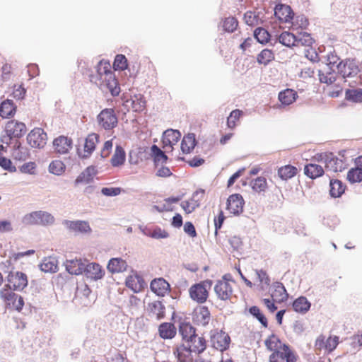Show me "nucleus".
<instances>
[{"label":"nucleus","mask_w":362,"mask_h":362,"mask_svg":"<svg viewBox=\"0 0 362 362\" xmlns=\"http://www.w3.org/2000/svg\"><path fill=\"white\" fill-rule=\"evenodd\" d=\"M264 344L267 349L272 352L269 358V362H296L294 353L276 335L269 336Z\"/></svg>","instance_id":"obj_1"},{"label":"nucleus","mask_w":362,"mask_h":362,"mask_svg":"<svg viewBox=\"0 0 362 362\" xmlns=\"http://www.w3.org/2000/svg\"><path fill=\"white\" fill-rule=\"evenodd\" d=\"M97 76H91L90 81L105 86L112 95L117 96L120 93V88L114 72L111 70V64L108 61L101 60L97 65Z\"/></svg>","instance_id":"obj_2"},{"label":"nucleus","mask_w":362,"mask_h":362,"mask_svg":"<svg viewBox=\"0 0 362 362\" xmlns=\"http://www.w3.org/2000/svg\"><path fill=\"white\" fill-rule=\"evenodd\" d=\"M234 281L227 279L224 275L221 279L216 281L214 287L217 299L224 302H231L236 296L234 293Z\"/></svg>","instance_id":"obj_3"},{"label":"nucleus","mask_w":362,"mask_h":362,"mask_svg":"<svg viewBox=\"0 0 362 362\" xmlns=\"http://www.w3.org/2000/svg\"><path fill=\"white\" fill-rule=\"evenodd\" d=\"M212 286V281L206 279L194 284L189 288V295L192 300L197 303H205L209 296V290Z\"/></svg>","instance_id":"obj_4"},{"label":"nucleus","mask_w":362,"mask_h":362,"mask_svg":"<svg viewBox=\"0 0 362 362\" xmlns=\"http://www.w3.org/2000/svg\"><path fill=\"white\" fill-rule=\"evenodd\" d=\"M23 221L28 225H51L54 222V216L43 211H36L26 214L23 218Z\"/></svg>","instance_id":"obj_5"},{"label":"nucleus","mask_w":362,"mask_h":362,"mask_svg":"<svg viewBox=\"0 0 362 362\" xmlns=\"http://www.w3.org/2000/svg\"><path fill=\"white\" fill-rule=\"evenodd\" d=\"M97 119L99 126L105 130L112 129L118 122L115 110L112 108L103 110L98 115Z\"/></svg>","instance_id":"obj_6"},{"label":"nucleus","mask_w":362,"mask_h":362,"mask_svg":"<svg viewBox=\"0 0 362 362\" xmlns=\"http://www.w3.org/2000/svg\"><path fill=\"white\" fill-rule=\"evenodd\" d=\"M205 190L199 189L196 190L190 199L181 202L180 206L184 210L185 214H189L192 213L197 208L199 207L201 202L205 198Z\"/></svg>","instance_id":"obj_7"},{"label":"nucleus","mask_w":362,"mask_h":362,"mask_svg":"<svg viewBox=\"0 0 362 362\" xmlns=\"http://www.w3.org/2000/svg\"><path fill=\"white\" fill-rule=\"evenodd\" d=\"M339 338L337 336H330L327 339L323 335H320L315 343V349L320 351L324 350L325 353L330 354L338 346Z\"/></svg>","instance_id":"obj_8"},{"label":"nucleus","mask_w":362,"mask_h":362,"mask_svg":"<svg viewBox=\"0 0 362 362\" xmlns=\"http://www.w3.org/2000/svg\"><path fill=\"white\" fill-rule=\"evenodd\" d=\"M339 73L344 78L356 76L361 71L358 63L354 59H346L341 62L337 66Z\"/></svg>","instance_id":"obj_9"},{"label":"nucleus","mask_w":362,"mask_h":362,"mask_svg":"<svg viewBox=\"0 0 362 362\" xmlns=\"http://www.w3.org/2000/svg\"><path fill=\"white\" fill-rule=\"evenodd\" d=\"M147 316L155 320H160L165 317V307L160 300L149 302L146 308Z\"/></svg>","instance_id":"obj_10"},{"label":"nucleus","mask_w":362,"mask_h":362,"mask_svg":"<svg viewBox=\"0 0 362 362\" xmlns=\"http://www.w3.org/2000/svg\"><path fill=\"white\" fill-rule=\"evenodd\" d=\"M8 286L13 290L22 291L28 285L25 274L21 272H11L8 275Z\"/></svg>","instance_id":"obj_11"},{"label":"nucleus","mask_w":362,"mask_h":362,"mask_svg":"<svg viewBox=\"0 0 362 362\" xmlns=\"http://www.w3.org/2000/svg\"><path fill=\"white\" fill-rule=\"evenodd\" d=\"M5 132L9 139L20 138L25 134L26 127L23 122L10 120L6 124Z\"/></svg>","instance_id":"obj_12"},{"label":"nucleus","mask_w":362,"mask_h":362,"mask_svg":"<svg viewBox=\"0 0 362 362\" xmlns=\"http://www.w3.org/2000/svg\"><path fill=\"white\" fill-rule=\"evenodd\" d=\"M245 201L240 194H233L229 196L226 202V210L230 214L239 215L243 211Z\"/></svg>","instance_id":"obj_13"},{"label":"nucleus","mask_w":362,"mask_h":362,"mask_svg":"<svg viewBox=\"0 0 362 362\" xmlns=\"http://www.w3.org/2000/svg\"><path fill=\"white\" fill-rule=\"evenodd\" d=\"M27 140L32 147L40 148L46 144L47 134L41 128H35L28 134Z\"/></svg>","instance_id":"obj_14"},{"label":"nucleus","mask_w":362,"mask_h":362,"mask_svg":"<svg viewBox=\"0 0 362 362\" xmlns=\"http://www.w3.org/2000/svg\"><path fill=\"white\" fill-rule=\"evenodd\" d=\"M230 337L225 332H215L211 337L212 346L221 351L226 350L230 344Z\"/></svg>","instance_id":"obj_15"},{"label":"nucleus","mask_w":362,"mask_h":362,"mask_svg":"<svg viewBox=\"0 0 362 362\" xmlns=\"http://www.w3.org/2000/svg\"><path fill=\"white\" fill-rule=\"evenodd\" d=\"M355 167L351 168L346 175L347 180L351 183H358L362 181V156H359L354 160Z\"/></svg>","instance_id":"obj_16"},{"label":"nucleus","mask_w":362,"mask_h":362,"mask_svg":"<svg viewBox=\"0 0 362 362\" xmlns=\"http://www.w3.org/2000/svg\"><path fill=\"white\" fill-rule=\"evenodd\" d=\"M99 135L96 133L88 134L84 141L83 152L80 153L81 158H88L92 154L99 142Z\"/></svg>","instance_id":"obj_17"},{"label":"nucleus","mask_w":362,"mask_h":362,"mask_svg":"<svg viewBox=\"0 0 362 362\" xmlns=\"http://www.w3.org/2000/svg\"><path fill=\"white\" fill-rule=\"evenodd\" d=\"M73 141L71 138L61 135L53 141L54 151L60 154L67 153L72 148Z\"/></svg>","instance_id":"obj_18"},{"label":"nucleus","mask_w":362,"mask_h":362,"mask_svg":"<svg viewBox=\"0 0 362 362\" xmlns=\"http://www.w3.org/2000/svg\"><path fill=\"white\" fill-rule=\"evenodd\" d=\"M150 288L158 296H165L170 291L169 283L163 278L153 279L151 282Z\"/></svg>","instance_id":"obj_19"},{"label":"nucleus","mask_w":362,"mask_h":362,"mask_svg":"<svg viewBox=\"0 0 362 362\" xmlns=\"http://www.w3.org/2000/svg\"><path fill=\"white\" fill-rule=\"evenodd\" d=\"M211 313L208 307L199 306L194 312V321L198 325L206 326L211 320Z\"/></svg>","instance_id":"obj_20"},{"label":"nucleus","mask_w":362,"mask_h":362,"mask_svg":"<svg viewBox=\"0 0 362 362\" xmlns=\"http://www.w3.org/2000/svg\"><path fill=\"white\" fill-rule=\"evenodd\" d=\"M192 353L194 352L184 342L174 350V354L179 362H192Z\"/></svg>","instance_id":"obj_21"},{"label":"nucleus","mask_w":362,"mask_h":362,"mask_svg":"<svg viewBox=\"0 0 362 362\" xmlns=\"http://www.w3.org/2000/svg\"><path fill=\"white\" fill-rule=\"evenodd\" d=\"M181 137V134L178 130L167 129L164 132L162 137V142L163 147L166 148L169 146L171 150L173 146L175 145Z\"/></svg>","instance_id":"obj_22"},{"label":"nucleus","mask_w":362,"mask_h":362,"mask_svg":"<svg viewBox=\"0 0 362 362\" xmlns=\"http://www.w3.org/2000/svg\"><path fill=\"white\" fill-rule=\"evenodd\" d=\"M186 345L196 354L202 353L206 349V341L202 337L194 336L185 342Z\"/></svg>","instance_id":"obj_23"},{"label":"nucleus","mask_w":362,"mask_h":362,"mask_svg":"<svg viewBox=\"0 0 362 362\" xmlns=\"http://www.w3.org/2000/svg\"><path fill=\"white\" fill-rule=\"evenodd\" d=\"M288 293L283 284L277 282L274 284L271 293V298L276 303H282L287 300Z\"/></svg>","instance_id":"obj_24"},{"label":"nucleus","mask_w":362,"mask_h":362,"mask_svg":"<svg viewBox=\"0 0 362 362\" xmlns=\"http://www.w3.org/2000/svg\"><path fill=\"white\" fill-rule=\"evenodd\" d=\"M325 170L321 165L310 163L305 165L304 173L311 179H316L324 175Z\"/></svg>","instance_id":"obj_25"},{"label":"nucleus","mask_w":362,"mask_h":362,"mask_svg":"<svg viewBox=\"0 0 362 362\" xmlns=\"http://www.w3.org/2000/svg\"><path fill=\"white\" fill-rule=\"evenodd\" d=\"M274 15L280 21L288 22L293 18V13L290 6L279 5L275 8Z\"/></svg>","instance_id":"obj_26"},{"label":"nucleus","mask_w":362,"mask_h":362,"mask_svg":"<svg viewBox=\"0 0 362 362\" xmlns=\"http://www.w3.org/2000/svg\"><path fill=\"white\" fill-rule=\"evenodd\" d=\"M197 145L195 134L189 133L184 136L181 142V150L183 153H190Z\"/></svg>","instance_id":"obj_27"},{"label":"nucleus","mask_w":362,"mask_h":362,"mask_svg":"<svg viewBox=\"0 0 362 362\" xmlns=\"http://www.w3.org/2000/svg\"><path fill=\"white\" fill-rule=\"evenodd\" d=\"M325 168L327 170L335 173L341 172L345 168V165L342 160L334 156L332 153H330L325 165Z\"/></svg>","instance_id":"obj_28"},{"label":"nucleus","mask_w":362,"mask_h":362,"mask_svg":"<svg viewBox=\"0 0 362 362\" xmlns=\"http://www.w3.org/2000/svg\"><path fill=\"white\" fill-rule=\"evenodd\" d=\"M179 332L182 336L183 342L196 336V329L190 322H182L179 326Z\"/></svg>","instance_id":"obj_29"},{"label":"nucleus","mask_w":362,"mask_h":362,"mask_svg":"<svg viewBox=\"0 0 362 362\" xmlns=\"http://www.w3.org/2000/svg\"><path fill=\"white\" fill-rule=\"evenodd\" d=\"M143 283L142 278L136 274L128 276L125 281L126 286L135 293L139 292L141 290Z\"/></svg>","instance_id":"obj_30"},{"label":"nucleus","mask_w":362,"mask_h":362,"mask_svg":"<svg viewBox=\"0 0 362 362\" xmlns=\"http://www.w3.org/2000/svg\"><path fill=\"white\" fill-rule=\"evenodd\" d=\"M127 264L122 258H112L107 264V269L111 273L123 272L127 269Z\"/></svg>","instance_id":"obj_31"},{"label":"nucleus","mask_w":362,"mask_h":362,"mask_svg":"<svg viewBox=\"0 0 362 362\" xmlns=\"http://www.w3.org/2000/svg\"><path fill=\"white\" fill-rule=\"evenodd\" d=\"M64 224L74 232L88 233L91 230L88 223L83 221H65Z\"/></svg>","instance_id":"obj_32"},{"label":"nucleus","mask_w":362,"mask_h":362,"mask_svg":"<svg viewBox=\"0 0 362 362\" xmlns=\"http://www.w3.org/2000/svg\"><path fill=\"white\" fill-rule=\"evenodd\" d=\"M159 335L163 339H172L176 334V328L170 322H163L158 327Z\"/></svg>","instance_id":"obj_33"},{"label":"nucleus","mask_w":362,"mask_h":362,"mask_svg":"<svg viewBox=\"0 0 362 362\" xmlns=\"http://www.w3.org/2000/svg\"><path fill=\"white\" fill-rule=\"evenodd\" d=\"M86 272L88 277L94 280L102 279L105 274L101 266L97 263L88 264L86 267Z\"/></svg>","instance_id":"obj_34"},{"label":"nucleus","mask_w":362,"mask_h":362,"mask_svg":"<svg viewBox=\"0 0 362 362\" xmlns=\"http://www.w3.org/2000/svg\"><path fill=\"white\" fill-rule=\"evenodd\" d=\"M151 153L156 167L165 163L168 159L165 153L155 144L151 147Z\"/></svg>","instance_id":"obj_35"},{"label":"nucleus","mask_w":362,"mask_h":362,"mask_svg":"<svg viewBox=\"0 0 362 362\" xmlns=\"http://www.w3.org/2000/svg\"><path fill=\"white\" fill-rule=\"evenodd\" d=\"M292 307L296 313L304 314L309 310L310 303L305 297L300 296L293 301Z\"/></svg>","instance_id":"obj_36"},{"label":"nucleus","mask_w":362,"mask_h":362,"mask_svg":"<svg viewBox=\"0 0 362 362\" xmlns=\"http://www.w3.org/2000/svg\"><path fill=\"white\" fill-rule=\"evenodd\" d=\"M16 113V106L11 100H6L0 105V116L3 118L13 117Z\"/></svg>","instance_id":"obj_37"},{"label":"nucleus","mask_w":362,"mask_h":362,"mask_svg":"<svg viewBox=\"0 0 362 362\" xmlns=\"http://www.w3.org/2000/svg\"><path fill=\"white\" fill-rule=\"evenodd\" d=\"M329 193L332 197H340L345 192L346 185L339 180H331Z\"/></svg>","instance_id":"obj_38"},{"label":"nucleus","mask_w":362,"mask_h":362,"mask_svg":"<svg viewBox=\"0 0 362 362\" xmlns=\"http://www.w3.org/2000/svg\"><path fill=\"white\" fill-rule=\"evenodd\" d=\"M126 159V153L123 148L120 146H117L115 153L110 160L111 165L113 167H118L122 165Z\"/></svg>","instance_id":"obj_39"},{"label":"nucleus","mask_w":362,"mask_h":362,"mask_svg":"<svg viewBox=\"0 0 362 362\" xmlns=\"http://www.w3.org/2000/svg\"><path fill=\"white\" fill-rule=\"evenodd\" d=\"M296 92L292 89H286L281 91L279 94V100L284 105H289L293 103L296 100Z\"/></svg>","instance_id":"obj_40"},{"label":"nucleus","mask_w":362,"mask_h":362,"mask_svg":"<svg viewBox=\"0 0 362 362\" xmlns=\"http://www.w3.org/2000/svg\"><path fill=\"white\" fill-rule=\"evenodd\" d=\"M298 169L291 165H286L278 170V175L282 180H288L296 175Z\"/></svg>","instance_id":"obj_41"},{"label":"nucleus","mask_w":362,"mask_h":362,"mask_svg":"<svg viewBox=\"0 0 362 362\" xmlns=\"http://www.w3.org/2000/svg\"><path fill=\"white\" fill-rule=\"evenodd\" d=\"M66 269L71 274L78 275L84 270V264L81 259L69 260L66 262Z\"/></svg>","instance_id":"obj_42"},{"label":"nucleus","mask_w":362,"mask_h":362,"mask_svg":"<svg viewBox=\"0 0 362 362\" xmlns=\"http://www.w3.org/2000/svg\"><path fill=\"white\" fill-rule=\"evenodd\" d=\"M40 269L45 272H56L58 269L57 260L52 257H45L40 264Z\"/></svg>","instance_id":"obj_43"},{"label":"nucleus","mask_w":362,"mask_h":362,"mask_svg":"<svg viewBox=\"0 0 362 362\" xmlns=\"http://www.w3.org/2000/svg\"><path fill=\"white\" fill-rule=\"evenodd\" d=\"M279 41L288 47L296 46V36L290 32H283L279 37Z\"/></svg>","instance_id":"obj_44"},{"label":"nucleus","mask_w":362,"mask_h":362,"mask_svg":"<svg viewBox=\"0 0 362 362\" xmlns=\"http://www.w3.org/2000/svg\"><path fill=\"white\" fill-rule=\"evenodd\" d=\"M243 115V112L239 109L233 110L227 118V127L229 129H235L240 122V117Z\"/></svg>","instance_id":"obj_45"},{"label":"nucleus","mask_w":362,"mask_h":362,"mask_svg":"<svg viewBox=\"0 0 362 362\" xmlns=\"http://www.w3.org/2000/svg\"><path fill=\"white\" fill-rule=\"evenodd\" d=\"M315 40L312 37L310 34L308 33H300L298 36H296V46H305L311 47L314 44Z\"/></svg>","instance_id":"obj_46"},{"label":"nucleus","mask_w":362,"mask_h":362,"mask_svg":"<svg viewBox=\"0 0 362 362\" xmlns=\"http://www.w3.org/2000/svg\"><path fill=\"white\" fill-rule=\"evenodd\" d=\"M7 285L0 291V297L8 306H11L12 300H15L16 295Z\"/></svg>","instance_id":"obj_47"},{"label":"nucleus","mask_w":362,"mask_h":362,"mask_svg":"<svg viewBox=\"0 0 362 362\" xmlns=\"http://www.w3.org/2000/svg\"><path fill=\"white\" fill-rule=\"evenodd\" d=\"M132 108L134 112H141L146 108V101L141 95H136L131 99Z\"/></svg>","instance_id":"obj_48"},{"label":"nucleus","mask_w":362,"mask_h":362,"mask_svg":"<svg viewBox=\"0 0 362 362\" xmlns=\"http://www.w3.org/2000/svg\"><path fill=\"white\" fill-rule=\"evenodd\" d=\"M274 59L273 52L269 49H264L257 55V62L259 64L267 65Z\"/></svg>","instance_id":"obj_49"},{"label":"nucleus","mask_w":362,"mask_h":362,"mask_svg":"<svg viewBox=\"0 0 362 362\" xmlns=\"http://www.w3.org/2000/svg\"><path fill=\"white\" fill-rule=\"evenodd\" d=\"M250 313L254 316L262 324V325L267 328L268 327V321L264 315L262 313L257 306H252L249 309Z\"/></svg>","instance_id":"obj_50"},{"label":"nucleus","mask_w":362,"mask_h":362,"mask_svg":"<svg viewBox=\"0 0 362 362\" xmlns=\"http://www.w3.org/2000/svg\"><path fill=\"white\" fill-rule=\"evenodd\" d=\"M345 97L347 100L354 103L362 102V88L348 89L346 90Z\"/></svg>","instance_id":"obj_51"},{"label":"nucleus","mask_w":362,"mask_h":362,"mask_svg":"<svg viewBox=\"0 0 362 362\" xmlns=\"http://www.w3.org/2000/svg\"><path fill=\"white\" fill-rule=\"evenodd\" d=\"M252 188L257 192H264L267 188V182L265 177H258L251 182Z\"/></svg>","instance_id":"obj_52"},{"label":"nucleus","mask_w":362,"mask_h":362,"mask_svg":"<svg viewBox=\"0 0 362 362\" xmlns=\"http://www.w3.org/2000/svg\"><path fill=\"white\" fill-rule=\"evenodd\" d=\"M254 36L261 44H266L270 39L269 32L262 28H257L254 31Z\"/></svg>","instance_id":"obj_53"},{"label":"nucleus","mask_w":362,"mask_h":362,"mask_svg":"<svg viewBox=\"0 0 362 362\" xmlns=\"http://www.w3.org/2000/svg\"><path fill=\"white\" fill-rule=\"evenodd\" d=\"M65 170V165L62 160H53L49 165V171L54 175H60Z\"/></svg>","instance_id":"obj_54"},{"label":"nucleus","mask_w":362,"mask_h":362,"mask_svg":"<svg viewBox=\"0 0 362 362\" xmlns=\"http://www.w3.org/2000/svg\"><path fill=\"white\" fill-rule=\"evenodd\" d=\"M127 66L128 64L126 57L123 54L116 55L113 63L115 70L124 71L127 69Z\"/></svg>","instance_id":"obj_55"},{"label":"nucleus","mask_w":362,"mask_h":362,"mask_svg":"<svg viewBox=\"0 0 362 362\" xmlns=\"http://www.w3.org/2000/svg\"><path fill=\"white\" fill-rule=\"evenodd\" d=\"M244 20L245 23L250 26L257 25L259 21L258 15L255 12L250 11L245 13Z\"/></svg>","instance_id":"obj_56"},{"label":"nucleus","mask_w":362,"mask_h":362,"mask_svg":"<svg viewBox=\"0 0 362 362\" xmlns=\"http://www.w3.org/2000/svg\"><path fill=\"white\" fill-rule=\"evenodd\" d=\"M238 23L235 18L228 17L226 18L223 23V29L227 32H233L236 30Z\"/></svg>","instance_id":"obj_57"},{"label":"nucleus","mask_w":362,"mask_h":362,"mask_svg":"<svg viewBox=\"0 0 362 362\" xmlns=\"http://www.w3.org/2000/svg\"><path fill=\"white\" fill-rule=\"evenodd\" d=\"M319 80L321 83L331 85L336 81V74L332 72H327L326 74L319 71Z\"/></svg>","instance_id":"obj_58"},{"label":"nucleus","mask_w":362,"mask_h":362,"mask_svg":"<svg viewBox=\"0 0 362 362\" xmlns=\"http://www.w3.org/2000/svg\"><path fill=\"white\" fill-rule=\"evenodd\" d=\"M13 153L14 158L19 160H25L29 156L28 149L21 146L20 145L14 150Z\"/></svg>","instance_id":"obj_59"},{"label":"nucleus","mask_w":362,"mask_h":362,"mask_svg":"<svg viewBox=\"0 0 362 362\" xmlns=\"http://www.w3.org/2000/svg\"><path fill=\"white\" fill-rule=\"evenodd\" d=\"M36 169V164L34 162H28L24 163L20 167V171L23 173H28L30 175L35 174Z\"/></svg>","instance_id":"obj_60"},{"label":"nucleus","mask_w":362,"mask_h":362,"mask_svg":"<svg viewBox=\"0 0 362 362\" xmlns=\"http://www.w3.org/2000/svg\"><path fill=\"white\" fill-rule=\"evenodd\" d=\"M0 166L9 172H15L16 170L11 160L5 157H0Z\"/></svg>","instance_id":"obj_61"},{"label":"nucleus","mask_w":362,"mask_h":362,"mask_svg":"<svg viewBox=\"0 0 362 362\" xmlns=\"http://www.w3.org/2000/svg\"><path fill=\"white\" fill-rule=\"evenodd\" d=\"M122 192L120 187H103L101 192L103 195L107 197H113L119 195Z\"/></svg>","instance_id":"obj_62"},{"label":"nucleus","mask_w":362,"mask_h":362,"mask_svg":"<svg viewBox=\"0 0 362 362\" xmlns=\"http://www.w3.org/2000/svg\"><path fill=\"white\" fill-rule=\"evenodd\" d=\"M255 272L260 284L265 285L269 284L270 279L265 271H264L263 269H257Z\"/></svg>","instance_id":"obj_63"},{"label":"nucleus","mask_w":362,"mask_h":362,"mask_svg":"<svg viewBox=\"0 0 362 362\" xmlns=\"http://www.w3.org/2000/svg\"><path fill=\"white\" fill-rule=\"evenodd\" d=\"M305 56L306 58L313 62H318L320 59L318 54L312 47L305 49Z\"/></svg>","instance_id":"obj_64"}]
</instances>
